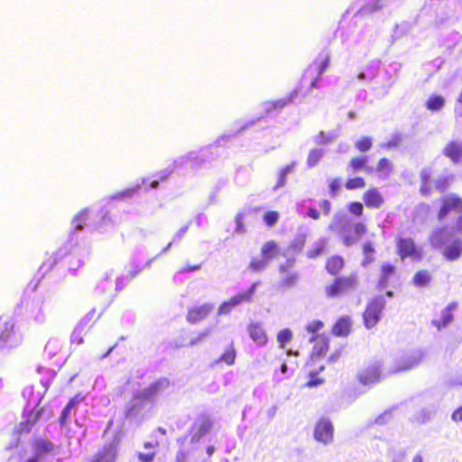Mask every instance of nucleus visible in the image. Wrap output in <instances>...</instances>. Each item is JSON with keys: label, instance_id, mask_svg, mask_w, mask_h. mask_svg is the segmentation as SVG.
Segmentation results:
<instances>
[{"label": "nucleus", "instance_id": "f257e3e1", "mask_svg": "<svg viewBox=\"0 0 462 462\" xmlns=\"http://www.w3.org/2000/svg\"><path fill=\"white\" fill-rule=\"evenodd\" d=\"M357 285L358 278L356 273L337 276L324 288V292L328 298L333 299L355 290Z\"/></svg>", "mask_w": 462, "mask_h": 462}, {"label": "nucleus", "instance_id": "f03ea898", "mask_svg": "<svg viewBox=\"0 0 462 462\" xmlns=\"http://www.w3.org/2000/svg\"><path fill=\"white\" fill-rule=\"evenodd\" d=\"M395 245L397 254L401 260L407 258L415 262L422 260V250L417 245L413 238L398 236L395 238Z\"/></svg>", "mask_w": 462, "mask_h": 462}, {"label": "nucleus", "instance_id": "7ed1b4c3", "mask_svg": "<svg viewBox=\"0 0 462 462\" xmlns=\"http://www.w3.org/2000/svg\"><path fill=\"white\" fill-rule=\"evenodd\" d=\"M386 300L383 297L378 296L369 300L363 312V321L366 328H372L380 321Z\"/></svg>", "mask_w": 462, "mask_h": 462}, {"label": "nucleus", "instance_id": "20e7f679", "mask_svg": "<svg viewBox=\"0 0 462 462\" xmlns=\"http://www.w3.org/2000/svg\"><path fill=\"white\" fill-rule=\"evenodd\" d=\"M257 282H254L245 291L239 292L227 300L222 302L217 310L218 315H226L230 313L236 307L244 304L250 303L253 300V297L255 293Z\"/></svg>", "mask_w": 462, "mask_h": 462}, {"label": "nucleus", "instance_id": "39448f33", "mask_svg": "<svg viewBox=\"0 0 462 462\" xmlns=\"http://www.w3.org/2000/svg\"><path fill=\"white\" fill-rule=\"evenodd\" d=\"M170 382L167 378H160L134 395L135 401H152L156 396L168 389Z\"/></svg>", "mask_w": 462, "mask_h": 462}, {"label": "nucleus", "instance_id": "423d86ee", "mask_svg": "<svg viewBox=\"0 0 462 462\" xmlns=\"http://www.w3.org/2000/svg\"><path fill=\"white\" fill-rule=\"evenodd\" d=\"M462 210V198L456 193L440 198V207L437 214L439 221L444 220L452 211Z\"/></svg>", "mask_w": 462, "mask_h": 462}, {"label": "nucleus", "instance_id": "0eeeda50", "mask_svg": "<svg viewBox=\"0 0 462 462\" xmlns=\"http://www.w3.org/2000/svg\"><path fill=\"white\" fill-rule=\"evenodd\" d=\"M32 456L25 462H40L43 457L52 453L55 449L54 444L46 438H36L32 444Z\"/></svg>", "mask_w": 462, "mask_h": 462}, {"label": "nucleus", "instance_id": "6e6552de", "mask_svg": "<svg viewBox=\"0 0 462 462\" xmlns=\"http://www.w3.org/2000/svg\"><path fill=\"white\" fill-rule=\"evenodd\" d=\"M314 438L317 441L323 444H328L334 439V426L328 418H321L316 423L314 428Z\"/></svg>", "mask_w": 462, "mask_h": 462}, {"label": "nucleus", "instance_id": "1a4fd4ad", "mask_svg": "<svg viewBox=\"0 0 462 462\" xmlns=\"http://www.w3.org/2000/svg\"><path fill=\"white\" fill-rule=\"evenodd\" d=\"M295 260L293 258H290L279 266V272L283 275L280 282V285L283 288L289 289L295 286L300 279V274L297 272H291Z\"/></svg>", "mask_w": 462, "mask_h": 462}, {"label": "nucleus", "instance_id": "9d476101", "mask_svg": "<svg viewBox=\"0 0 462 462\" xmlns=\"http://www.w3.org/2000/svg\"><path fill=\"white\" fill-rule=\"evenodd\" d=\"M43 411H44L43 407L32 410L28 413L27 418L24 420L21 421L15 427V429H14L15 434L18 436L29 434L32 431V427L39 421Z\"/></svg>", "mask_w": 462, "mask_h": 462}, {"label": "nucleus", "instance_id": "9b49d317", "mask_svg": "<svg viewBox=\"0 0 462 462\" xmlns=\"http://www.w3.org/2000/svg\"><path fill=\"white\" fill-rule=\"evenodd\" d=\"M214 309L213 304L204 303L200 306H193L189 308L186 319L190 324H197L205 320Z\"/></svg>", "mask_w": 462, "mask_h": 462}, {"label": "nucleus", "instance_id": "f8f14e48", "mask_svg": "<svg viewBox=\"0 0 462 462\" xmlns=\"http://www.w3.org/2000/svg\"><path fill=\"white\" fill-rule=\"evenodd\" d=\"M330 63V53L325 50L312 61L311 67L316 70L317 76L311 80L310 89L316 88L319 77L326 71Z\"/></svg>", "mask_w": 462, "mask_h": 462}, {"label": "nucleus", "instance_id": "ddd939ff", "mask_svg": "<svg viewBox=\"0 0 462 462\" xmlns=\"http://www.w3.org/2000/svg\"><path fill=\"white\" fill-rule=\"evenodd\" d=\"M365 206L370 209H379L384 204V198L378 188L370 187L362 196Z\"/></svg>", "mask_w": 462, "mask_h": 462}, {"label": "nucleus", "instance_id": "4468645a", "mask_svg": "<svg viewBox=\"0 0 462 462\" xmlns=\"http://www.w3.org/2000/svg\"><path fill=\"white\" fill-rule=\"evenodd\" d=\"M357 380L363 385L375 384L381 380V369L377 365H371L357 374Z\"/></svg>", "mask_w": 462, "mask_h": 462}, {"label": "nucleus", "instance_id": "2eb2a0df", "mask_svg": "<svg viewBox=\"0 0 462 462\" xmlns=\"http://www.w3.org/2000/svg\"><path fill=\"white\" fill-rule=\"evenodd\" d=\"M247 333L253 342L258 346H263L268 342V335L260 322H250L246 328Z\"/></svg>", "mask_w": 462, "mask_h": 462}, {"label": "nucleus", "instance_id": "dca6fc26", "mask_svg": "<svg viewBox=\"0 0 462 462\" xmlns=\"http://www.w3.org/2000/svg\"><path fill=\"white\" fill-rule=\"evenodd\" d=\"M397 275V267L388 262L383 263L380 266L377 286L380 289H385L389 286L391 281Z\"/></svg>", "mask_w": 462, "mask_h": 462}, {"label": "nucleus", "instance_id": "f3484780", "mask_svg": "<svg viewBox=\"0 0 462 462\" xmlns=\"http://www.w3.org/2000/svg\"><path fill=\"white\" fill-rule=\"evenodd\" d=\"M354 236L346 232L341 233V240L345 246H352L355 245L361 236L366 234L367 226L363 222H357L353 226Z\"/></svg>", "mask_w": 462, "mask_h": 462}, {"label": "nucleus", "instance_id": "a211bd4d", "mask_svg": "<svg viewBox=\"0 0 462 462\" xmlns=\"http://www.w3.org/2000/svg\"><path fill=\"white\" fill-rule=\"evenodd\" d=\"M299 95V89L296 88L292 90L289 95L282 98H279L276 100L269 101L266 103L265 110L267 113L274 112V111H281L286 106L293 103L294 99Z\"/></svg>", "mask_w": 462, "mask_h": 462}, {"label": "nucleus", "instance_id": "6ab92c4d", "mask_svg": "<svg viewBox=\"0 0 462 462\" xmlns=\"http://www.w3.org/2000/svg\"><path fill=\"white\" fill-rule=\"evenodd\" d=\"M457 308V302L449 303L440 313L439 319H435L432 320V324L440 330L443 328H446L448 324H450L454 319L453 311Z\"/></svg>", "mask_w": 462, "mask_h": 462}, {"label": "nucleus", "instance_id": "aec40b11", "mask_svg": "<svg viewBox=\"0 0 462 462\" xmlns=\"http://www.w3.org/2000/svg\"><path fill=\"white\" fill-rule=\"evenodd\" d=\"M443 154L453 163L457 164L462 161V143L450 141L443 149Z\"/></svg>", "mask_w": 462, "mask_h": 462}, {"label": "nucleus", "instance_id": "412c9836", "mask_svg": "<svg viewBox=\"0 0 462 462\" xmlns=\"http://www.w3.org/2000/svg\"><path fill=\"white\" fill-rule=\"evenodd\" d=\"M346 265V261L343 256L334 254L329 256L325 263V269L328 273L332 276L337 277L338 274L343 271Z\"/></svg>", "mask_w": 462, "mask_h": 462}, {"label": "nucleus", "instance_id": "4be33fe9", "mask_svg": "<svg viewBox=\"0 0 462 462\" xmlns=\"http://www.w3.org/2000/svg\"><path fill=\"white\" fill-rule=\"evenodd\" d=\"M310 341L314 343L311 353L312 356L323 357L327 355L329 349V342L328 337L322 335H315L311 337Z\"/></svg>", "mask_w": 462, "mask_h": 462}, {"label": "nucleus", "instance_id": "5701e85b", "mask_svg": "<svg viewBox=\"0 0 462 462\" xmlns=\"http://www.w3.org/2000/svg\"><path fill=\"white\" fill-rule=\"evenodd\" d=\"M352 328V319L349 316L338 318L332 327V333L337 337H347Z\"/></svg>", "mask_w": 462, "mask_h": 462}, {"label": "nucleus", "instance_id": "b1692460", "mask_svg": "<svg viewBox=\"0 0 462 462\" xmlns=\"http://www.w3.org/2000/svg\"><path fill=\"white\" fill-rule=\"evenodd\" d=\"M432 281V273L428 269H419L412 276L411 283L416 288L429 287Z\"/></svg>", "mask_w": 462, "mask_h": 462}, {"label": "nucleus", "instance_id": "393cba45", "mask_svg": "<svg viewBox=\"0 0 462 462\" xmlns=\"http://www.w3.org/2000/svg\"><path fill=\"white\" fill-rule=\"evenodd\" d=\"M143 401H135L133 398V402H129L125 410V419L133 420L143 416Z\"/></svg>", "mask_w": 462, "mask_h": 462}, {"label": "nucleus", "instance_id": "a878e982", "mask_svg": "<svg viewBox=\"0 0 462 462\" xmlns=\"http://www.w3.org/2000/svg\"><path fill=\"white\" fill-rule=\"evenodd\" d=\"M420 177L421 182L420 192L423 197H429L432 191V186L430 184L432 171L430 168H424L421 170Z\"/></svg>", "mask_w": 462, "mask_h": 462}, {"label": "nucleus", "instance_id": "bb28decb", "mask_svg": "<svg viewBox=\"0 0 462 462\" xmlns=\"http://www.w3.org/2000/svg\"><path fill=\"white\" fill-rule=\"evenodd\" d=\"M348 168L351 169L353 172L365 171V172L370 173L374 171V168L368 165V159L366 156L353 157L348 163Z\"/></svg>", "mask_w": 462, "mask_h": 462}, {"label": "nucleus", "instance_id": "cd10ccee", "mask_svg": "<svg viewBox=\"0 0 462 462\" xmlns=\"http://www.w3.org/2000/svg\"><path fill=\"white\" fill-rule=\"evenodd\" d=\"M462 254V240L457 239L448 245L444 252L443 255L447 260L454 261L458 259Z\"/></svg>", "mask_w": 462, "mask_h": 462}, {"label": "nucleus", "instance_id": "c85d7f7f", "mask_svg": "<svg viewBox=\"0 0 462 462\" xmlns=\"http://www.w3.org/2000/svg\"><path fill=\"white\" fill-rule=\"evenodd\" d=\"M212 428V423L208 418H204L201 421L193 426L195 430L193 436L191 437L192 442L199 441L201 438L207 435Z\"/></svg>", "mask_w": 462, "mask_h": 462}, {"label": "nucleus", "instance_id": "c756f323", "mask_svg": "<svg viewBox=\"0 0 462 462\" xmlns=\"http://www.w3.org/2000/svg\"><path fill=\"white\" fill-rule=\"evenodd\" d=\"M278 253L279 246L274 240L265 242L261 248V254L265 260L274 258Z\"/></svg>", "mask_w": 462, "mask_h": 462}, {"label": "nucleus", "instance_id": "7c9ffc66", "mask_svg": "<svg viewBox=\"0 0 462 462\" xmlns=\"http://www.w3.org/2000/svg\"><path fill=\"white\" fill-rule=\"evenodd\" d=\"M79 402V396H74L72 397L69 402L66 404V406L64 407V409L62 410L61 413H60V416L59 418V421H60V426H65L69 416H70V411L71 410L76 407Z\"/></svg>", "mask_w": 462, "mask_h": 462}, {"label": "nucleus", "instance_id": "2f4dec72", "mask_svg": "<svg viewBox=\"0 0 462 462\" xmlns=\"http://www.w3.org/2000/svg\"><path fill=\"white\" fill-rule=\"evenodd\" d=\"M445 105V98L440 95H432L425 103V106L430 111H439Z\"/></svg>", "mask_w": 462, "mask_h": 462}, {"label": "nucleus", "instance_id": "473e14b6", "mask_svg": "<svg viewBox=\"0 0 462 462\" xmlns=\"http://www.w3.org/2000/svg\"><path fill=\"white\" fill-rule=\"evenodd\" d=\"M362 252L364 254L363 265L369 264L374 261L375 250L372 242H365L362 245Z\"/></svg>", "mask_w": 462, "mask_h": 462}, {"label": "nucleus", "instance_id": "72a5a7b5", "mask_svg": "<svg viewBox=\"0 0 462 462\" xmlns=\"http://www.w3.org/2000/svg\"><path fill=\"white\" fill-rule=\"evenodd\" d=\"M14 333V326L9 321L0 322V341L6 342Z\"/></svg>", "mask_w": 462, "mask_h": 462}, {"label": "nucleus", "instance_id": "f704fd0d", "mask_svg": "<svg viewBox=\"0 0 462 462\" xmlns=\"http://www.w3.org/2000/svg\"><path fill=\"white\" fill-rule=\"evenodd\" d=\"M88 213L89 210L85 208L82 209L75 217L73 218V224L76 230H83L85 226L88 223Z\"/></svg>", "mask_w": 462, "mask_h": 462}, {"label": "nucleus", "instance_id": "c9c22d12", "mask_svg": "<svg viewBox=\"0 0 462 462\" xmlns=\"http://www.w3.org/2000/svg\"><path fill=\"white\" fill-rule=\"evenodd\" d=\"M236 356V352L233 346H229L225 349L223 354L219 357V361L223 362L228 365H231L235 363Z\"/></svg>", "mask_w": 462, "mask_h": 462}, {"label": "nucleus", "instance_id": "e433bc0d", "mask_svg": "<svg viewBox=\"0 0 462 462\" xmlns=\"http://www.w3.org/2000/svg\"><path fill=\"white\" fill-rule=\"evenodd\" d=\"M291 339L292 332L289 328L282 329L277 334V342L282 348H284L285 346L291 341Z\"/></svg>", "mask_w": 462, "mask_h": 462}, {"label": "nucleus", "instance_id": "4c0bfd02", "mask_svg": "<svg viewBox=\"0 0 462 462\" xmlns=\"http://www.w3.org/2000/svg\"><path fill=\"white\" fill-rule=\"evenodd\" d=\"M323 156V151L319 149L310 150L307 158V164L309 167L316 166Z\"/></svg>", "mask_w": 462, "mask_h": 462}, {"label": "nucleus", "instance_id": "58836bf2", "mask_svg": "<svg viewBox=\"0 0 462 462\" xmlns=\"http://www.w3.org/2000/svg\"><path fill=\"white\" fill-rule=\"evenodd\" d=\"M450 182H451V177L441 176V177H439L435 180L434 187H435L436 190H438L439 192L443 193V192L448 190V189L450 186Z\"/></svg>", "mask_w": 462, "mask_h": 462}, {"label": "nucleus", "instance_id": "ea45409f", "mask_svg": "<svg viewBox=\"0 0 462 462\" xmlns=\"http://www.w3.org/2000/svg\"><path fill=\"white\" fill-rule=\"evenodd\" d=\"M372 145V138L368 136H362L355 143L356 148L361 152H367L371 149Z\"/></svg>", "mask_w": 462, "mask_h": 462}, {"label": "nucleus", "instance_id": "a19ab883", "mask_svg": "<svg viewBox=\"0 0 462 462\" xmlns=\"http://www.w3.org/2000/svg\"><path fill=\"white\" fill-rule=\"evenodd\" d=\"M365 186V180L362 177H355L348 179L345 184V187L348 190L356 189H362Z\"/></svg>", "mask_w": 462, "mask_h": 462}, {"label": "nucleus", "instance_id": "79ce46f5", "mask_svg": "<svg viewBox=\"0 0 462 462\" xmlns=\"http://www.w3.org/2000/svg\"><path fill=\"white\" fill-rule=\"evenodd\" d=\"M279 217L280 214L275 210L267 211L263 217L265 225L269 227L273 226L278 222Z\"/></svg>", "mask_w": 462, "mask_h": 462}, {"label": "nucleus", "instance_id": "37998d69", "mask_svg": "<svg viewBox=\"0 0 462 462\" xmlns=\"http://www.w3.org/2000/svg\"><path fill=\"white\" fill-rule=\"evenodd\" d=\"M364 205L362 202L354 201L348 205L347 208L352 215L361 217L364 213Z\"/></svg>", "mask_w": 462, "mask_h": 462}, {"label": "nucleus", "instance_id": "c03bdc74", "mask_svg": "<svg viewBox=\"0 0 462 462\" xmlns=\"http://www.w3.org/2000/svg\"><path fill=\"white\" fill-rule=\"evenodd\" d=\"M267 263L265 259H253L249 263V269L253 272L258 273L263 271Z\"/></svg>", "mask_w": 462, "mask_h": 462}, {"label": "nucleus", "instance_id": "a18cd8bd", "mask_svg": "<svg viewBox=\"0 0 462 462\" xmlns=\"http://www.w3.org/2000/svg\"><path fill=\"white\" fill-rule=\"evenodd\" d=\"M245 217V213L243 212H239L236 215V217H235V222H236V228H235V232L237 233V234H244L245 233V224H244V219Z\"/></svg>", "mask_w": 462, "mask_h": 462}, {"label": "nucleus", "instance_id": "49530a36", "mask_svg": "<svg viewBox=\"0 0 462 462\" xmlns=\"http://www.w3.org/2000/svg\"><path fill=\"white\" fill-rule=\"evenodd\" d=\"M325 250V245L324 243H319L317 245H315L312 249H310L308 253H307V256L309 258H316L318 256H319L320 254H323Z\"/></svg>", "mask_w": 462, "mask_h": 462}, {"label": "nucleus", "instance_id": "de8ad7c7", "mask_svg": "<svg viewBox=\"0 0 462 462\" xmlns=\"http://www.w3.org/2000/svg\"><path fill=\"white\" fill-rule=\"evenodd\" d=\"M318 373L311 372L310 374V379L306 383V386L308 387H315L320 385L324 383V379L318 377Z\"/></svg>", "mask_w": 462, "mask_h": 462}, {"label": "nucleus", "instance_id": "09e8293b", "mask_svg": "<svg viewBox=\"0 0 462 462\" xmlns=\"http://www.w3.org/2000/svg\"><path fill=\"white\" fill-rule=\"evenodd\" d=\"M323 327H324V323L322 321L313 320L307 325L306 329L308 332L315 334L319 330H320Z\"/></svg>", "mask_w": 462, "mask_h": 462}, {"label": "nucleus", "instance_id": "8fccbe9b", "mask_svg": "<svg viewBox=\"0 0 462 462\" xmlns=\"http://www.w3.org/2000/svg\"><path fill=\"white\" fill-rule=\"evenodd\" d=\"M392 168L391 162L387 158H381L378 161L376 170L378 171H390Z\"/></svg>", "mask_w": 462, "mask_h": 462}, {"label": "nucleus", "instance_id": "3c124183", "mask_svg": "<svg viewBox=\"0 0 462 462\" xmlns=\"http://www.w3.org/2000/svg\"><path fill=\"white\" fill-rule=\"evenodd\" d=\"M419 362H420V359H416V358H413L412 360H409L408 362L403 364L402 366L397 367L395 369V372L406 371V370L411 369L412 367L417 365L419 364Z\"/></svg>", "mask_w": 462, "mask_h": 462}, {"label": "nucleus", "instance_id": "603ef678", "mask_svg": "<svg viewBox=\"0 0 462 462\" xmlns=\"http://www.w3.org/2000/svg\"><path fill=\"white\" fill-rule=\"evenodd\" d=\"M140 189V185H136L134 188L126 189L118 194L121 198H132L134 194Z\"/></svg>", "mask_w": 462, "mask_h": 462}, {"label": "nucleus", "instance_id": "864d4df0", "mask_svg": "<svg viewBox=\"0 0 462 462\" xmlns=\"http://www.w3.org/2000/svg\"><path fill=\"white\" fill-rule=\"evenodd\" d=\"M137 457L141 462H152L155 457V452L151 453H138Z\"/></svg>", "mask_w": 462, "mask_h": 462}, {"label": "nucleus", "instance_id": "5fc2aeb1", "mask_svg": "<svg viewBox=\"0 0 462 462\" xmlns=\"http://www.w3.org/2000/svg\"><path fill=\"white\" fill-rule=\"evenodd\" d=\"M319 207L322 210V212L325 214V215H328L330 213V210H331V203L329 200L328 199H323L322 201H320L319 203Z\"/></svg>", "mask_w": 462, "mask_h": 462}, {"label": "nucleus", "instance_id": "6e6d98bb", "mask_svg": "<svg viewBox=\"0 0 462 462\" xmlns=\"http://www.w3.org/2000/svg\"><path fill=\"white\" fill-rule=\"evenodd\" d=\"M451 418L454 421H462V405L454 411Z\"/></svg>", "mask_w": 462, "mask_h": 462}, {"label": "nucleus", "instance_id": "4d7b16f0", "mask_svg": "<svg viewBox=\"0 0 462 462\" xmlns=\"http://www.w3.org/2000/svg\"><path fill=\"white\" fill-rule=\"evenodd\" d=\"M200 268H201V264H194V265L186 264L185 266H183L181 268V272H183V273L195 272V271L199 270Z\"/></svg>", "mask_w": 462, "mask_h": 462}, {"label": "nucleus", "instance_id": "13d9d810", "mask_svg": "<svg viewBox=\"0 0 462 462\" xmlns=\"http://www.w3.org/2000/svg\"><path fill=\"white\" fill-rule=\"evenodd\" d=\"M340 189V184L337 179H334L329 183V189L332 193H336Z\"/></svg>", "mask_w": 462, "mask_h": 462}, {"label": "nucleus", "instance_id": "bf43d9fd", "mask_svg": "<svg viewBox=\"0 0 462 462\" xmlns=\"http://www.w3.org/2000/svg\"><path fill=\"white\" fill-rule=\"evenodd\" d=\"M160 444V441L157 439H155L153 441H145L143 443V448L146 449L154 448H158Z\"/></svg>", "mask_w": 462, "mask_h": 462}, {"label": "nucleus", "instance_id": "052dcab7", "mask_svg": "<svg viewBox=\"0 0 462 462\" xmlns=\"http://www.w3.org/2000/svg\"><path fill=\"white\" fill-rule=\"evenodd\" d=\"M188 452L186 450H179L176 454L177 462H184L187 458Z\"/></svg>", "mask_w": 462, "mask_h": 462}, {"label": "nucleus", "instance_id": "680f3d73", "mask_svg": "<svg viewBox=\"0 0 462 462\" xmlns=\"http://www.w3.org/2000/svg\"><path fill=\"white\" fill-rule=\"evenodd\" d=\"M295 162H291V164L289 165H286L285 167H283L280 172H282V174L284 175H288L290 172H291L295 167Z\"/></svg>", "mask_w": 462, "mask_h": 462}, {"label": "nucleus", "instance_id": "e2e57ef3", "mask_svg": "<svg viewBox=\"0 0 462 462\" xmlns=\"http://www.w3.org/2000/svg\"><path fill=\"white\" fill-rule=\"evenodd\" d=\"M308 216L311 217L312 219H319V213L316 208H310L308 210Z\"/></svg>", "mask_w": 462, "mask_h": 462}, {"label": "nucleus", "instance_id": "0e129e2a", "mask_svg": "<svg viewBox=\"0 0 462 462\" xmlns=\"http://www.w3.org/2000/svg\"><path fill=\"white\" fill-rule=\"evenodd\" d=\"M340 356H341V350L338 349L330 355L328 361L331 363L337 362Z\"/></svg>", "mask_w": 462, "mask_h": 462}, {"label": "nucleus", "instance_id": "69168bd1", "mask_svg": "<svg viewBox=\"0 0 462 462\" xmlns=\"http://www.w3.org/2000/svg\"><path fill=\"white\" fill-rule=\"evenodd\" d=\"M286 179H287V175H284L282 172H280L279 180H278V182H277L275 188L283 186L286 183Z\"/></svg>", "mask_w": 462, "mask_h": 462}, {"label": "nucleus", "instance_id": "338daca9", "mask_svg": "<svg viewBox=\"0 0 462 462\" xmlns=\"http://www.w3.org/2000/svg\"><path fill=\"white\" fill-rule=\"evenodd\" d=\"M456 229L462 234V213L458 216L456 223Z\"/></svg>", "mask_w": 462, "mask_h": 462}, {"label": "nucleus", "instance_id": "774afa93", "mask_svg": "<svg viewBox=\"0 0 462 462\" xmlns=\"http://www.w3.org/2000/svg\"><path fill=\"white\" fill-rule=\"evenodd\" d=\"M105 458V455L104 454H97L94 457V459L92 460V462H102V460Z\"/></svg>", "mask_w": 462, "mask_h": 462}]
</instances>
